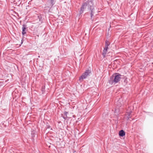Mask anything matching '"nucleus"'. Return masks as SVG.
<instances>
[{"label": "nucleus", "mask_w": 153, "mask_h": 153, "mask_svg": "<svg viewBox=\"0 0 153 153\" xmlns=\"http://www.w3.org/2000/svg\"><path fill=\"white\" fill-rule=\"evenodd\" d=\"M93 5V2L91 0H89L86 2H85L84 3L81 8L80 10L79 11V13L80 14H82L85 9L88 6V7L89 8V9L91 10V18H92V16L94 15V12H93V9H92V7Z\"/></svg>", "instance_id": "obj_1"}, {"label": "nucleus", "mask_w": 153, "mask_h": 153, "mask_svg": "<svg viewBox=\"0 0 153 153\" xmlns=\"http://www.w3.org/2000/svg\"><path fill=\"white\" fill-rule=\"evenodd\" d=\"M125 134V133L123 130H121L119 132V135L120 136H123Z\"/></svg>", "instance_id": "obj_5"}, {"label": "nucleus", "mask_w": 153, "mask_h": 153, "mask_svg": "<svg viewBox=\"0 0 153 153\" xmlns=\"http://www.w3.org/2000/svg\"><path fill=\"white\" fill-rule=\"evenodd\" d=\"M107 52V51H106V50L105 49H103V52L102 54V55L103 56V57H105Z\"/></svg>", "instance_id": "obj_8"}, {"label": "nucleus", "mask_w": 153, "mask_h": 153, "mask_svg": "<svg viewBox=\"0 0 153 153\" xmlns=\"http://www.w3.org/2000/svg\"><path fill=\"white\" fill-rule=\"evenodd\" d=\"M65 116H66V117H67V112H65Z\"/></svg>", "instance_id": "obj_12"}, {"label": "nucleus", "mask_w": 153, "mask_h": 153, "mask_svg": "<svg viewBox=\"0 0 153 153\" xmlns=\"http://www.w3.org/2000/svg\"><path fill=\"white\" fill-rule=\"evenodd\" d=\"M67 117V116L66 117V116H64L63 117V118L64 119H65Z\"/></svg>", "instance_id": "obj_13"}, {"label": "nucleus", "mask_w": 153, "mask_h": 153, "mask_svg": "<svg viewBox=\"0 0 153 153\" xmlns=\"http://www.w3.org/2000/svg\"><path fill=\"white\" fill-rule=\"evenodd\" d=\"M51 3L50 6L51 7L55 4L56 0H49Z\"/></svg>", "instance_id": "obj_6"}, {"label": "nucleus", "mask_w": 153, "mask_h": 153, "mask_svg": "<svg viewBox=\"0 0 153 153\" xmlns=\"http://www.w3.org/2000/svg\"><path fill=\"white\" fill-rule=\"evenodd\" d=\"M108 46H105V47L104 48V49H105V50H106V51H107L108 49Z\"/></svg>", "instance_id": "obj_11"}, {"label": "nucleus", "mask_w": 153, "mask_h": 153, "mask_svg": "<svg viewBox=\"0 0 153 153\" xmlns=\"http://www.w3.org/2000/svg\"><path fill=\"white\" fill-rule=\"evenodd\" d=\"M91 73V71L90 70H87L84 73V74L86 75L87 76L89 75Z\"/></svg>", "instance_id": "obj_7"}, {"label": "nucleus", "mask_w": 153, "mask_h": 153, "mask_svg": "<svg viewBox=\"0 0 153 153\" xmlns=\"http://www.w3.org/2000/svg\"><path fill=\"white\" fill-rule=\"evenodd\" d=\"M121 75L118 74H116L113 75L110 78L109 80V83L111 84H115L119 81L121 79Z\"/></svg>", "instance_id": "obj_2"}, {"label": "nucleus", "mask_w": 153, "mask_h": 153, "mask_svg": "<svg viewBox=\"0 0 153 153\" xmlns=\"http://www.w3.org/2000/svg\"><path fill=\"white\" fill-rule=\"evenodd\" d=\"M110 45V42L106 40L105 42V46L108 47V46H109Z\"/></svg>", "instance_id": "obj_10"}, {"label": "nucleus", "mask_w": 153, "mask_h": 153, "mask_svg": "<svg viewBox=\"0 0 153 153\" xmlns=\"http://www.w3.org/2000/svg\"><path fill=\"white\" fill-rule=\"evenodd\" d=\"M87 76L86 75H85V74H84V73H83L82 74V75L79 78V80H83L84 79H85Z\"/></svg>", "instance_id": "obj_4"}, {"label": "nucleus", "mask_w": 153, "mask_h": 153, "mask_svg": "<svg viewBox=\"0 0 153 153\" xmlns=\"http://www.w3.org/2000/svg\"><path fill=\"white\" fill-rule=\"evenodd\" d=\"M131 111H127L126 113V115H128L127 117L128 119H129L130 117V115L131 114Z\"/></svg>", "instance_id": "obj_9"}, {"label": "nucleus", "mask_w": 153, "mask_h": 153, "mask_svg": "<svg viewBox=\"0 0 153 153\" xmlns=\"http://www.w3.org/2000/svg\"><path fill=\"white\" fill-rule=\"evenodd\" d=\"M26 25H22V33L23 35H24L26 33Z\"/></svg>", "instance_id": "obj_3"}]
</instances>
